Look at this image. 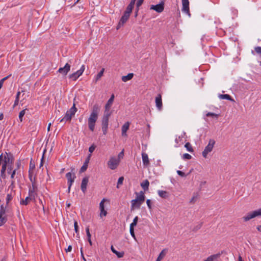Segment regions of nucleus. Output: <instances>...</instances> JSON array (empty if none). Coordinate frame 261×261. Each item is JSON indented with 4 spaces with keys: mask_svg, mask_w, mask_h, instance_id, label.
Returning <instances> with one entry per match:
<instances>
[{
    "mask_svg": "<svg viewBox=\"0 0 261 261\" xmlns=\"http://www.w3.org/2000/svg\"><path fill=\"white\" fill-rule=\"evenodd\" d=\"M96 148V146L94 145H92L89 148V151L90 152V153H92L94 150H95Z\"/></svg>",
    "mask_w": 261,
    "mask_h": 261,
    "instance_id": "obj_45",
    "label": "nucleus"
},
{
    "mask_svg": "<svg viewBox=\"0 0 261 261\" xmlns=\"http://www.w3.org/2000/svg\"><path fill=\"white\" fill-rule=\"evenodd\" d=\"M167 253V250L166 249H163L160 253L156 261H161L166 255Z\"/></svg>",
    "mask_w": 261,
    "mask_h": 261,
    "instance_id": "obj_26",
    "label": "nucleus"
},
{
    "mask_svg": "<svg viewBox=\"0 0 261 261\" xmlns=\"http://www.w3.org/2000/svg\"><path fill=\"white\" fill-rule=\"evenodd\" d=\"M149 186V182L148 180L146 179L144 180L141 184V186L145 190H148Z\"/></svg>",
    "mask_w": 261,
    "mask_h": 261,
    "instance_id": "obj_25",
    "label": "nucleus"
},
{
    "mask_svg": "<svg viewBox=\"0 0 261 261\" xmlns=\"http://www.w3.org/2000/svg\"><path fill=\"white\" fill-rule=\"evenodd\" d=\"M35 168V164L34 163H33L32 162V161L30 162V170H29V172L30 173L31 172V170H33Z\"/></svg>",
    "mask_w": 261,
    "mask_h": 261,
    "instance_id": "obj_42",
    "label": "nucleus"
},
{
    "mask_svg": "<svg viewBox=\"0 0 261 261\" xmlns=\"http://www.w3.org/2000/svg\"><path fill=\"white\" fill-rule=\"evenodd\" d=\"M138 201L136 199H133L131 201V211H133L135 208H137V204Z\"/></svg>",
    "mask_w": 261,
    "mask_h": 261,
    "instance_id": "obj_29",
    "label": "nucleus"
},
{
    "mask_svg": "<svg viewBox=\"0 0 261 261\" xmlns=\"http://www.w3.org/2000/svg\"><path fill=\"white\" fill-rule=\"evenodd\" d=\"M220 256V253H218L216 254H214L212 255H211L208 256L205 260L204 261H214V259H216L217 258L219 257Z\"/></svg>",
    "mask_w": 261,
    "mask_h": 261,
    "instance_id": "obj_28",
    "label": "nucleus"
},
{
    "mask_svg": "<svg viewBox=\"0 0 261 261\" xmlns=\"http://www.w3.org/2000/svg\"><path fill=\"white\" fill-rule=\"evenodd\" d=\"M87 168V165L84 164L81 168V172H84Z\"/></svg>",
    "mask_w": 261,
    "mask_h": 261,
    "instance_id": "obj_52",
    "label": "nucleus"
},
{
    "mask_svg": "<svg viewBox=\"0 0 261 261\" xmlns=\"http://www.w3.org/2000/svg\"><path fill=\"white\" fill-rule=\"evenodd\" d=\"M123 180H124V177L123 176H121L119 178L118 182H117V188H119V185H121L122 184Z\"/></svg>",
    "mask_w": 261,
    "mask_h": 261,
    "instance_id": "obj_37",
    "label": "nucleus"
},
{
    "mask_svg": "<svg viewBox=\"0 0 261 261\" xmlns=\"http://www.w3.org/2000/svg\"><path fill=\"white\" fill-rule=\"evenodd\" d=\"M76 111L77 109L75 107V103H73V106L70 109V110L66 112L65 116L61 119L60 122H65L66 121H70Z\"/></svg>",
    "mask_w": 261,
    "mask_h": 261,
    "instance_id": "obj_2",
    "label": "nucleus"
},
{
    "mask_svg": "<svg viewBox=\"0 0 261 261\" xmlns=\"http://www.w3.org/2000/svg\"><path fill=\"white\" fill-rule=\"evenodd\" d=\"M218 97L221 99H227L231 101H234V100L232 97L228 94H219Z\"/></svg>",
    "mask_w": 261,
    "mask_h": 261,
    "instance_id": "obj_24",
    "label": "nucleus"
},
{
    "mask_svg": "<svg viewBox=\"0 0 261 261\" xmlns=\"http://www.w3.org/2000/svg\"><path fill=\"white\" fill-rule=\"evenodd\" d=\"M254 50L257 54L261 55V47H255Z\"/></svg>",
    "mask_w": 261,
    "mask_h": 261,
    "instance_id": "obj_44",
    "label": "nucleus"
},
{
    "mask_svg": "<svg viewBox=\"0 0 261 261\" xmlns=\"http://www.w3.org/2000/svg\"><path fill=\"white\" fill-rule=\"evenodd\" d=\"M100 110V107L97 104H95L92 108L91 113L88 119V127L92 132L94 130L95 123L97 120Z\"/></svg>",
    "mask_w": 261,
    "mask_h": 261,
    "instance_id": "obj_1",
    "label": "nucleus"
},
{
    "mask_svg": "<svg viewBox=\"0 0 261 261\" xmlns=\"http://www.w3.org/2000/svg\"><path fill=\"white\" fill-rule=\"evenodd\" d=\"M72 249V246L71 245H69L67 249H66V252H70Z\"/></svg>",
    "mask_w": 261,
    "mask_h": 261,
    "instance_id": "obj_61",
    "label": "nucleus"
},
{
    "mask_svg": "<svg viewBox=\"0 0 261 261\" xmlns=\"http://www.w3.org/2000/svg\"><path fill=\"white\" fill-rule=\"evenodd\" d=\"M136 194H138L137 193H136ZM136 199L137 200V201H138V203L137 204V208H140L142 203L145 200V196H144V193L142 191L140 192V194L137 195V196L136 198Z\"/></svg>",
    "mask_w": 261,
    "mask_h": 261,
    "instance_id": "obj_12",
    "label": "nucleus"
},
{
    "mask_svg": "<svg viewBox=\"0 0 261 261\" xmlns=\"http://www.w3.org/2000/svg\"><path fill=\"white\" fill-rule=\"evenodd\" d=\"M142 157L143 165L147 166L149 164V160L147 154L145 152H142Z\"/></svg>",
    "mask_w": 261,
    "mask_h": 261,
    "instance_id": "obj_19",
    "label": "nucleus"
},
{
    "mask_svg": "<svg viewBox=\"0 0 261 261\" xmlns=\"http://www.w3.org/2000/svg\"><path fill=\"white\" fill-rule=\"evenodd\" d=\"M37 189V187L36 186L33 184L32 185V188H30V190H29V194L31 192H33L34 193V197H35V195H36V193H35V191Z\"/></svg>",
    "mask_w": 261,
    "mask_h": 261,
    "instance_id": "obj_36",
    "label": "nucleus"
},
{
    "mask_svg": "<svg viewBox=\"0 0 261 261\" xmlns=\"http://www.w3.org/2000/svg\"><path fill=\"white\" fill-rule=\"evenodd\" d=\"M12 199V196H11V195L10 194H8L7 195V202H8L9 201L11 200Z\"/></svg>",
    "mask_w": 261,
    "mask_h": 261,
    "instance_id": "obj_55",
    "label": "nucleus"
},
{
    "mask_svg": "<svg viewBox=\"0 0 261 261\" xmlns=\"http://www.w3.org/2000/svg\"><path fill=\"white\" fill-rule=\"evenodd\" d=\"M114 98H115V96L113 94L110 98L108 100V101H107V103H106V106H105V112H110V108L114 101Z\"/></svg>",
    "mask_w": 261,
    "mask_h": 261,
    "instance_id": "obj_16",
    "label": "nucleus"
},
{
    "mask_svg": "<svg viewBox=\"0 0 261 261\" xmlns=\"http://www.w3.org/2000/svg\"><path fill=\"white\" fill-rule=\"evenodd\" d=\"M182 158L184 159L190 160L191 159L192 156L190 154H189L188 153H185V154H184Z\"/></svg>",
    "mask_w": 261,
    "mask_h": 261,
    "instance_id": "obj_43",
    "label": "nucleus"
},
{
    "mask_svg": "<svg viewBox=\"0 0 261 261\" xmlns=\"http://www.w3.org/2000/svg\"><path fill=\"white\" fill-rule=\"evenodd\" d=\"M129 123L128 122H127L125 123L123 126H122V136H126V133L127 130L129 129Z\"/></svg>",
    "mask_w": 261,
    "mask_h": 261,
    "instance_id": "obj_20",
    "label": "nucleus"
},
{
    "mask_svg": "<svg viewBox=\"0 0 261 261\" xmlns=\"http://www.w3.org/2000/svg\"><path fill=\"white\" fill-rule=\"evenodd\" d=\"M8 173L9 174L11 173V171L12 170V165H8Z\"/></svg>",
    "mask_w": 261,
    "mask_h": 261,
    "instance_id": "obj_56",
    "label": "nucleus"
},
{
    "mask_svg": "<svg viewBox=\"0 0 261 261\" xmlns=\"http://www.w3.org/2000/svg\"><path fill=\"white\" fill-rule=\"evenodd\" d=\"M7 221V219L6 217H4L0 219V226L3 225Z\"/></svg>",
    "mask_w": 261,
    "mask_h": 261,
    "instance_id": "obj_39",
    "label": "nucleus"
},
{
    "mask_svg": "<svg viewBox=\"0 0 261 261\" xmlns=\"http://www.w3.org/2000/svg\"><path fill=\"white\" fill-rule=\"evenodd\" d=\"M124 155V152L123 150L121 151L118 154V157L117 159H119L120 160V159L123 158Z\"/></svg>",
    "mask_w": 261,
    "mask_h": 261,
    "instance_id": "obj_51",
    "label": "nucleus"
},
{
    "mask_svg": "<svg viewBox=\"0 0 261 261\" xmlns=\"http://www.w3.org/2000/svg\"><path fill=\"white\" fill-rule=\"evenodd\" d=\"M155 102L156 107L158 110L161 111L163 107L162 95L161 94H159L155 97Z\"/></svg>",
    "mask_w": 261,
    "mask_h": 261,
    "instance_id": "obj_13",
    "label": "nucleus"
},
{
    "mask_svg": "<svg viewBox=\"0 0 261 261\" xmlns=\"http://www.w3.org/2000/svg\"><path fill=\"white\" fill-rule=\"evenodd\" d=\"M34 196L33 192H31L30 196L26 197L24 200H22L20 201V204L22 205H27L31 201L34 200Z\"/></svg>",
    "mask_w": 261,
    "mask_h": 261,
    "instance_id": "obj_15",
    "label": "nucleus"
},
{
    "mask_svg": "<svg viewBox=\"0 0 261 261\" xmlns=\"http://www.w3.org/2000/svg\"><path fill=\"white\" fill-rule=\"evenodd\" d=\"M134 7V5L130 4H129V5L127 6V7H128V8L132 10H133Z\"/></svg>",
    "mask_w": 261,
    "mask_h": 261,
    "instance_id": "obj_63",
    "label": "nucleus"
},
{
    "mask_svg": "<svg viewBox=\"0 0 261 261\" xmlns=\"http://www.w3.org/2000/svg\"><path fill=\"white\" fill-rule=\"evenodd\" d=\"M16 164L17 165V169H18L19 168V167L20 166V161H17L16 162Z\"/></svg>",
    "mask_w": 261,
    "mask_h": 261,
    "instance_id": "obj_62",
    "label": "nucleus"
},
{
    "mask_svg": "<svg viewBox=\"0 0 261 261\" xmlns=\"http://www.w3.org/2000/svg\"><path fill=\"white\" fill-rule=\"evenodd\" d=\"M18 102H19V99H17L16 98L15 99V100L14 101V105H13V107L14 108L15 107H16V106L18 105Z\"/></svg>",
    "mask_w": 261,
    "mask_h": 261,
    "instance_id": "obj_59",
    "label": "nucleus"
},
{
    "mask_svg": "<svg viewBox=\"0 0 261 261\" xmlns=\"http://www.w3.org/2000/svg\"><path fill=\"white\" fill-rule=\"evenodd\" d=\"M129 16V15L124 13L120 20V23L124 24L127 21Z\"/></svg>",
    "mask_w": 261,
    "mask_h": 261,
    "instance_id": "obj_27",
    "label": "nucleus"
},
{
    "mask_svg": "<svg viewBox=\"0 0 261 261\" xmlns=\"http://www.w3.org/2000/svg\"><path fill=\"white\" fill-rule=\"evenodd\" d=\"M25 110L26 109H24L19 112V119L21 122L22 121V118L25 113Z\"/></svg>",
    "mask_w": 261,
    "mask_h": 261,
    "instance_id": "obj_33",
    "label": "nucleus"
},
{
    "mask_svg": "<svg viewBox=\"0 0 261 261\" xmlns=\"http://www.w3.org/2000/svg\"><path fill=\"white\" fill-rule=\"evenodd\" d=\"M111 112H105L102 119V131L104 135L107 133L109 117Z\"/></svg>",
    "mask_w": 261,
    "mask_h": 261,
    "instance_id": "obj_3",
    "label": "nucleus"
},
{
    "mask_svg": "<svg viewBox=\"0 0 261 261\" xmlns=\"http://www.w3.org/2000/svg\"><path fill=\"white\" fill-rule=\"evenodd\" d=\"M5 214V210L4 209L3 205H1L0 208V214L4 216Z\"/></svg>",
    "mask_w": 261,
    "mask_h": 261,
    "instance_id": "obj_47",
    "label": "nucleus"
},
{
    "mask_svg": "<svg viewBox=\"0 0 261 261\" xmlns=\"http://www.w3.org/2000/svg\"><path fill=\"white\" fill-rule=\"evenodd\" d=\"M206 116H207V117H214L218 118V116H219V115L217 114H215V113H214L208 112V113H207L206 114Z\"/></svg>",
    "mask_w": 261,
    "mask_h": 261,
    "instance_id": "obj_38",
    "label": "nucleus"
},
{
    "mask_svg": "<svg viewBox=\"0 0 261 261\" xmlns=\"http://www.w3.org/2000/svg\"><path fill=\"white\" fill-rule=\"evenodd\" d=\"M138 221V217L137 216H136L134 219L133 222L130 224V226L134 227L135 226H136L137 224Z\"/></svg>",
    "mask_w": 261,
    "mask_h": 261,
    "instance_id": "obj_34",
    "label": "nucleus"
},
{
    "mask_svg": "<svg viewBox=\"0 0 261 261\" xmlns=\"http://www.w3.org/2000/svg\"><path fill=\"white\" fill-rule=\"evenodd\" d=\"M85 70V66L83 65L80 69L77 71L70 74L69 78L75 81L80 76H81Z\"/></svg>",
    "mask_w": 261,
    "mask_h": 261,
    "instance_id": "obj_8",
    "label": "nucleus"
},
{
    "mask_svg": "<svg viewBox=\"0 0 261 261\" xmlns=\"http://www.w3.org/2000/svg\"><path fill=\"white\" fill-rule=\"evenodd\" d=\"M215 144V141L214 140L210 139L209 140L208 144L202 151V155L204 158H206L207 154L212 151Z\"/></svg>",
    "mask_w": 261,
    "mask_h": 261,
    "instance_id": "obj_6",
    "label": "nucleus"
},
{
    "mask_svg": "<svg viewBox=\"0 0 261 261\" xmlns=\"http://www.w3.org/2000/svg\"><path fill=\"white\" fill-rule=\"evenodd\" d=\"M132 10L128 8V7H127L125 11V12H124V13H125L126 14L130 15V14L132 13Z\"/></svg>",
    "mask_w": 261,
    "mask_h": 261,
    "instance_id": "obj_48",
    "label": "nucleus"
},
{
    "mask_svg": "<svg viewBox=\"0 0 261 261\" xmlns=\"http://www.w3.org/2000/svg\"><path fill=\"white\" fill-rule=\"evenodd\" d=\"M3 161V164H6V165H13L14 163V157L13 154L10 152H5L1 160Z\"/></svg>",
    "mask_w": 261,
    "mask_h": 261,
    "instance_id": "obj_5",
    "label": "nucleus"
},
{
    "mask_svg": "<svg viewBox=\"0 0 261 261\" xmlns=\"http://www.w3.org/2000/svg\"><path fill=\"white\" fill-rule=\"evenodd\" d=\"M123 24H124L123 23H121L120 21H119V23H118V25H117V26L116 27L117 30H118L119 28H120V27L121 26H122Z\"/></svg>",
    "mask_w": 261,
    "mask_h": 261,
    "instance_id": "obj_60",
    "label": "nucleus"
},
{
    "mask_svg": "<svg viewBox=\"0 0 261 261\" xmlns=\"http://www.w3.org/2000/svg\"><path fill=\"white\" fill-rule=\"evenodd\" d=\"M198 195L197 193H194L192 198H191V199L190 201V203H192V204L194 203L196 201V200L198 198Z\"/></svg>",
    "mask_w": 261,
    "mask_h": 261,
    "instance_id": "obj_31",
    "label": "nucleus"
},
{
    "mask_svg": "<svg viewBox=\"0 0 261 261\" xmlns=\"http://www.w3.org/2000/svg\"><path fill=\"white\" fill-rule=\"evenodd\" d=\"M74 230L76 233L78 232V224L76 221H74Z\"/></svg>",
    "mask_w": 261,
    "mask_h": 261,
    "instance_id": "obj_46",
    "label": "nucleus"
},
{
    "mask_svg": "<svg viewBox=\"0 0 261 261\" xmlns=\"http://www.w3.org/2000/svg\"><path fill=\"white\" fill-rule=\"evenodd\" d=\"M45 152V150H44L43 154H44ZM43 162H44V154H43L42 159L41 160V162H40V167H42L43 166Z\"/></svg>",
    "mask_w": 261,
    "mask_h": 261,
    "instance_id": "obj_54",
    "label": "nucleus"
},
{
    "mask_svg": "<svg viewBox=\"0 0 261 261\" xmlns=\"http://www.w3.org/2000/svg\"><path fill=\"white\" fill-rule=\"evenodd\" d=\"M261 216V207L256 210L250 212L247 214L246 215L243 217L245 222L249 221L250 219L254 218L257 217Z\"/></svg>",
    "mask_w": 261,
    "mask_h": 261,
    "instance_id": "obj_4",
    "label": "nucleus"
},
{
    "mask_svg": "<svg viewBox=\"0 0 261 261\" xmlns=\"http://www.w3.org/2000/svg\"><path fill=\"white\" fill-rule=\"evenodd\" d=\"M182 2V11L188 14L189 16H190V10H189V0H181Z\"/></svg>",
    "mask_w": 261,
    "mask_h": 261,
    "instance_id": "obj_11",
    "label": "nucleus"
},
{
    "mask_svg": "<svg viewBox=\"0 0 261 261\" xmlns=\"http://www.w3.org/2000/svg\"><path fill=\"white\" fill-rule=\"evenodd\" d=\"M88 182V178L87 177H84L81 184V190L83 192V193H85L87 189V186Z\"/></svg>",
    "mask_w": 261,
    "mask_h": 261,
    "instance_id": "obj_18",
    "label": "nucleus"
},
{
    "mask_svg": "<svg viewBox=\"0 0 261 261\" xmlns=\"http://www.w3.org/2000/svg\"><path fill=\"white\" fill-rule=\"evenodd\" d=\"M185 147L186 148L187 150L190 152H193V149L189 142H187L185 145Z\"/></svg>",
    "mask_w": 261,
    "mask_h": 261,
    "instance_id": "obj_30",
    "label": "nucleus"
},
{
    "mask_svg": "<svg viewBox=\"0 0 261 261\" xmlns=\"http://www.w3.org/2000/svg\"><path fill=\"white\" fill-rule=\"evenodd\" d=\"M119 162V159L115 157H111L108 162V166L111 169L114 170L117 167Z\"/></svg>",
    "mask_w": 261,
    "mask_h": 261,
    "instance_id": "obj_7",
    "label": "nucleus"
},
{
    "mask_svg": "<svg viewBox=\"0 0 261 261\" xmlns=\"http://www.w3.org/2000/svg\"><path fill=\"white\" fill-rule=\"evenodd\" d=\"M147 205L148 207V208L150 210L151 209V201L149 199H147L146 201Z\"/></svg>",
    "mask_w": 261,
    "mask_h": 261,
    "instance_id": "obj_53",
    "label": "nucleus"
},
{
    "mask_svg": "<svg viewBox=\"0 0 261 261\" xmlns=\"http://www.w3.org/2000/svg\"><path fill=\"white\" fill-rule=\"evenodd\" d=\"M111 249L112 250V251L115 253L118 258H121V257H122L124 255V252H118L117 251V250H116L115 249V248H114V247L113 246H111Z\"/></svg>",
    "mask_w": 261,
    "mask_h": 261,
    "instance_id": "obj_23",
    "label": "nucleus"
},
{
    "mask_svg": "<svg viewBox=\"0 0 261 261\" xmlns=\"http://www.w3.org/2000/svg\"><path fill=\"white\" fill-rule=\"evenodd\" d=\"M16 169H14V170L13 171V172H12V173H11V178L12 179L14 178V176H15V174H16Z\"/></svg>",
    "mask_w": 261,
    "mask_h": 261,
    "instance_id": "obj_58",
    "label": "nucleus"
},
{
    "mask_svg": "<svg viewBox=\"0 0 261 261\" xmlns=\"http://www.w3.org/2000/svg\"><path fill=\"white\" fill-rule=\"evenodd\" d=\"M66 177L68 180V192H70L71 186L72 184V183L74 182V178H75V175L74 174H72L71 172H68L66 174Z\"/></svg>",
    "mask_w": 261,
    "mask_h": 261,
    "instance_id": "obj_9",
    "label": "nucleus"
},
{
    "mask_svg": "<svg viewBox=\"0 0 261 261\" xmlns=\"http://www.w3.org/2000/svg\"><path fill=\"white\" fill-rule=\"evenodd\" d=\"M70 65L68 63H66L63 67H61L59 69L58 72L64 75H66L70 71Z\"/></svg>",
    "mask_w": 261,
    "mask_h": 261,
    "instance_id": "obj_14",
    "label": "nucleus"
},
{
    "mask_svg": "<svg viewBox=\"0 0 261 261\" xmlns=\"http://www.w3.org/2000/svg\"><path fill=\"white\" fill-rule=\"evenodd\" d=\"M105 199H103L99 204V208L100 210V217L101 218L103 216H106L107 214V212L105 210L104 202Z\"/></svg>",
    "mask_w": 261,
    "mask_h": 261,
    "instance_id": "obj_17",
    "label": "nucleus"
},
{
    "mask_svg": "<svg viewBox=\"0 0 261 261\" xmlns=\"http://www.w3.org/2000/svg\"><path fill=\"white\" fill-rule=\"evenodd\" d=\"M134 76L133 73H128L127 75L122 76V81L124 82H126L130 80Z\"/></svg>",
    "mask_w": 261,
    "mask_h": 261,
    "instance_id": "obj_22",
    "label": "nucleus"
},
{
    "mask_svg": "<svg viewBox=\"0 0 261 261\" xmlns=\"http://www.w3.org/2000/svg\"><path fill=\"white\" fill-rule=\"evenodd\" d=\"M256 229H257L258 231L261 232V225H259L257 227Z\"/></svg>",
    "mask_w": 261,
    "mask_h": 261,
    "instance_id": "obj_64",
    "label": "nucleus"
},
{
    "mask_svg": "<svg viewBox=\"0 0 261 261\" xmlns=\"http://www.w3.org/2000/svg\"><path fill=\"white\" fill-rule=\"evenodd\" d=\"M104 71H105V69L102 68L101 71L97 74V75L96 76V78H95L96 82L98 81L101 77V76L103 75Z\"/></svg>",
    "mask_w": 261,
    "mask_h": 261,
    "instance_id": "obj_32",
    "label": "nucleus"
},
{
    "mask_svg": "<svg viewBox=\"0 0 261 261\" xmlns=\"http://www.w3.org/2000/svg\"><path fill=\"white\" fill-rule=\"evenodd\" d=\"M134 227H131L130 226V228H129V231H130V233L131 234V236L134 238L135 239L136 237H135V233H134Z\"/></svg>",
    "mask_w": 261,
    "mask_h": 261,
    "instance_id": "obj_41",
    "label": "nucleus"
},
{
    "mask_svg": "<svg viewBox=\"0 0 261 261\" xmlns=\"http://www.w3.org/2000/svg\"><path fill=\"white\" fill-rule=\"evenodd\" d=\"M86 233H87V236L88 237V238H91V234L90 233V231H89V227H87L86 228Z\"/></svg>",
    "mask_w": 261,
    "mask_h": 261,
    "instance_id": "obj_49",
    "label": "nucleus"
},
{
    "mask_svg": "<svg viewBox=\"0 0 261 261\" xmlns=\"http://www.w3.org/2000/svg\"><path fill=\"white\" fill-rule=\"evenodd\" d=\"M7 167V165H6V164L3 163L2 166V169L1 170V172L2 174L5 173Z\"/></svg>",
    "mask_w": 261,
    "mask_h": 261,
    "instance_id": "obj_40",
    "label": "nucleus"
},
{
    "mask_svg": "<svg viewBox=\"0 0 261 261\" xmlns=\"http://www.w3.org/2000/svg\"><path fill=\"white\" fill-rule=\"evenodd\" d=\"M177 173L181 177H185L186 176V174H185L184 172H183L182 171H180V170H177Z\"/></svg>",
    "mask_w": 261,
    "mask_h": 261,
    "instance_id": "obj_50",
    "label": "nucleus"
},
{
    "mask_svg": "<svg viewBox=\"0 0 261 261\" xmlns=\"http://www.w3.org/2000/svg\"><path fill=\"white\" fill-rule=\"evenodd\" d=\"M150 9L151 10L155 11L158 13H161L164 11V3L162 2L159 4L156 5H151Z\"/></svg>",
    "mask_w": 261,
    "mask_h": 261,
    "instance_id": "obj_10",
    "label": "nucleus"
},
{
    "mask_svg": "<svg viewBox=\"0 0 261 261\" xmlns=\"http://www.w3.org/2000/svg\"><path fill=\"white\" fill-rule=\"evenodd\" d=\"M144 0H138L136 4V6L137 8V11L136 13V16L137 15V12L139 10V8L142 5Z\"/></svg>",
    "mask_w": 261,
    "mask_h": 261,
    "instance_id": "obj_35",
    "label": "nucleus"
},
{
    "mask_svg": "<svg viewBox=\"0 0 261 261\" xmlns=\"http://www.w3.org/2000/svg\"><path fill=\"white\" fill-rule=\"evenodd\" d=\"M159 195L163 198H167L169 197V193L166 191L159 190Z\"/></svg>",
    "mask_w": 261,
    "mask_h": 261,
    "instance_id": "obj_21",
    "label": "nucleus"
},
{
    "mask_svg": "<svg viewBox=\"0 0 261 261\" xmlns=\"http://www.w3.org/2000/svg\"><path fill=\"white\" fill-rule=\"evenodd\" d=\"M81 256L83 258V259L84 260V261H87L86 259L85 258L84 255V253H83V250H82V248H81Z\"/></svg>",
    "mask_w": 261,
    "mask_h": 261,
    "instance_id": "obj_57",
    "label": "nucleus"
}]
</instances>
